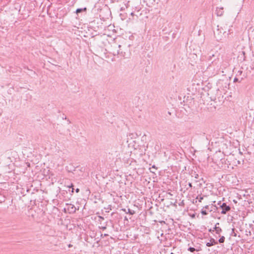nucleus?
Listing matches in <instances>:
<instances>
[{
	"mask_svg": "<svg viewBox=\"0 0 254 254\" xmlns=\"http://www.w3.org/2000/svg\"><path fill=\"white\" fill-rule=\"evenodd\" d=\"M188 185H189V187L190 188H192V184H191V183H189Z\"/></svg>",
	"mask_w": 254,
	"mask_h": 254,
	"instance_id": "nucleus-20",
	"label": "nucleus"
},
{
	"mask_svg": "<svg viewBox=\"0 0 254 254\" xmlns=\"http://www.w3.org/2000/svg\"><path fill=\"white\" fill-rule=\"evenodd\" d=\"M225 238L224 236H221L220 238L219 239L218 242L219 243H223L225 241Z\"/></svg>",
	"mask_w": 254,
	"mask_h": 254,
	"instance_id": "nucleus-10",
	"label": "nucleus"
},
{
	"mask_svg": "<svg viewBox=\"0 0 254 254\" xmlns=\"http://www.w3.org/2000/svg\"><path fill=\"white\" fill-rule=\"evenodd\" d=\"M226 33L224 31L222 27L217 26V29L216 30L214 31V35L217 41H219L222 40L223 35Z\"/></svg>",
	"mask_w": 254,
	"mask_h": 254,
	"instance_id": "nucleus-1",
	"label": "nucleus"
},
{
	"mask_svg": "<svg viewBox=\"0 0 254 254\" xmlns=\"http://www.w3.org/2000/svg\"><path fill=\"white\" fill-rule=\"evenodd\" d=\"M64 119L65 120H66V117H64Z\"/></svg>",
	"mask_w": 254,
	"mask_h": 254,
	"instance_id": "nucleus-33",
	"label": "nucleus"
},
{
	"mask_svg": "<svg viewBox=\"0 0 254 254\" xmlns=\"http://www.w3.org/2000/svg\"><path fill=\"white\" fill-rule=\"evenodd\" d=\"M67 123H68L69 124L70 123V121L69 120H67Z\"/></svg>",
	"mask_w": 254,
	"mask_h": 254,
	"instance_id": "nucleus-28",
	"label": "nucleus"
},
{
	"mask_svg": "<svg viewBox=\"0 0 254 254\" xmlns=\"http://www.w3.org/2000/svg\"><path fill=\"white\" fill-rule=\"evenodd\" d=\"M238 80V79L237 78H235L234 79V82H236Z\"/></svg>",
	"mask_w": 254,
	"mask_h": 254,
	"instance_id": "nucleus-25",
	"label": "nucleus"
},
{
	"mask_svg": "<svg viewBox=\"0 0 254 254\" xmlns=\"http://www.w3.org/2000/svg\"><path fill=\"white\" fill-rule=\"evenodd\" d=\"M67 209L70 211L69 213H74L76 210L75 207L72 204H69L67 207Z\"/></svg>",
	"mask_w": 254,
	"mask_h": 254,
	"instance_id": "nucleus-6",
	"label": "nucleus"
},
{
	"mask_svg": "<svg viewBox=\"0 0 254 254\" xmlns=\"http://www.w3.org/2000/svg\"><path fill=\"white\" fill-rule=\"evenodd\" d=\"M224 13L223 7H217L216 9V14L218 16H221Z\"/></svg>",
	"mask_w": 254,
	"mask_h": 254,
	"instance_id": "nucleus-4",
	"label": "nucleus"
},
{
	"mask_svg": "<svg viewBox=\"0 0 254 254\" xmlns=\"http://www.w3.org/2000/svg\"><path fill=\"white\" fill-rule=\"evenodd\" d=\"M130 14L132 15V16H133L134 15V13L133 12H131L130 13Z\"/></svg>",
	"mask_w": 254,
	"mask_h": 254,
	"instance_id": "nucleus-26",
	"label": "nucleus"
},
{
	"mask_svg": "<svg viewBox=\"0 0 254 254\" xmlns=\"http://www.w3.org/2000/svg\"><path fill=\"white\" fill-rule=\"evenodd\" d=\"M213 231H214V229H210L209 230V232H213Z\"/></svg>",
	"mask_w": 254,
	"mask_h": 254,
	"instance_id": "nucleus-24",
	"label": "nucleus"
},
{
	"mask_svg": "<svg viewBox=\"0 0 254 254\" xmlns=\"http://www.w3.org/2000/svg\"><path fill=\"white\" fill-rule=\"evenodd\" d=\"M204 209H209V206L208 205H206L205 207H203Z\"/></svg>",
	"mask_w": 254,
	"mask_h": 254,
	"instance_id": "nucleus-19",
	"label": "nucleus"
},
{
	"mask_svg": "<svg viewBox=\"0 0 254 254\" xmlns=\"http://www.w3.org/2000/svg\"><path fill=\"white\" fill-rule=\"evenodd\" d=\"M222 203H221V202L220 201H219V202H218L217 205H219V206H220V205H222Z\"/></svg>",
	"mask_w": 254,
	"mask_h": 254,
	"instance_id": "nucleus-22",
	"label": "nucleus"
},
{
	"mask_svg": "<svg viewBox=\"0 0 254 254\" xmlns=\"http://www.w3.org/2000/svg\"><path fill=\"white\" fill-rule=\"evenodd\" d=\"M99 228L102 229L103 230H105L107 228V225H106L105 226H102V227H99Z\"/></svg>",
	"mask_w": 254,
	"mask_h": 254,
	"instance_id": "nucleus-18",
	"label": "nucleus"
},
{
	"mask_svg": "<svg viewBox=\"0 0 254 254\" xmlns=\"http://www.w3.org/2000/svg\"><path fill=\"white\" fill-rule=\"evenodd\" d=\"M239 72H240V74H241L242 73V71H239Z\"/></svg>",
	"mask_w": 254,
	"mask_h": 254,
	"instance_id": "nucleus-29",
	"label": "nucleus"
},
{
	"mask_svg": "<svg viewBox=\"0 0 254 254\" xmlns=\"http://www.w3.org/2000/svg\"><path fill=\"white\" fill-rule=\"evenodd\" d=\"M220 208L222 209L221 213L222 214H226L231 209L230 206L227 205L226 203H222V205H220Z\"/></svg>",
	"mask_w": 254,
	"mask_h": 254,
	"instance_id": "nucleus-2",
	"label": "nucleus"
},
{
	"mask_svg": "<svg viewBox=\"0 0 254 254\" xmlns=\"http://www.w3.org/2000/svg\"><path fill=\"white\" fill-rule=\"evenodd\" d=\"M86 10H87L86 7H84L83 8H77L76 10V13L77 14H78V13L82 12L83 11H86Z\"/></svg>",
	"mask_w": 254,
	"mask_h": 254,
	"instance_id": "nucleus-9",
	"label": "nucleus"
},
{
	"mask_svg": "<svg viewBox=\"0 0 254 254\" xmlns=\"http://www.w3.org/2000/svg\"><path fill=\"white\" fill-rule=\"evenodd\" d=\"M5 201V197L2 195H0V203H2Z\"/></svg>",
	"mask_w": 254,
	"mask_h": 254,
	"instance_id": "nucleus-13",
	"label": "nucleus"
},
{
	"mask_svg": "<svg viewBox=\"0 0 254 254\" xmlns=\"http://www.w3.org/2000/svg\"><path fill=\"white\" fill-rule=\"evenodd\" d=\"M206 60L208 61V62H211V63L212 64H215L216 59L215 58V56L214 54H212L211 55H209L208 57H206Z\"/></svg>",
	"mask_w": 254,
	"mask_h": 254,
	"instance_id": "nucleus-3",
	"label": "nucleus"
},
{
	"mask_svg": "<svg viewBox=\"0 0 254 254\" xmlns=\"http://www.w3.org/2000/svg\"><path fill=\"white\" fill-rule=\"evenodd\" d=\"M216 244H217V242H216L213 238H211L210 240V242H207L206 245L207 247H211Z\"/></svg>",
	"mask_w": 254,
	"mask_h": 254,
	"instance_id": "nucleus-5",
	"label": "nucleus"
},
{
	"mask_svg": "<svg viewBox=\"0 0 254 254\" xmlns=\"http://www.w3.org/2000/svg\"><path fill=\"white\" fill-rule=\"evenodd\" d=\"M68 187L69 189H71V193H73L74 191L73 185L71 184Z\"/></svg>",
	"mask_w": 254,
	"mask_h": 254,
	"instance_id": "nucleus-14",
	"label": "nucleus"
},
{
	"mask_svg": "<svg viewBox=\"0 0 254 254\" xmlns=\"http://www.w3.org/2000/svg\"><path fill=\"white\" fill-rule=\"evenodd\" d=\"M121 210L123 211L126 213L129 214L130 215H133L135 213V211L134 210H131L129 208L127 209V211L126 209L122 208Z\"/></svg>",
	"mask_w": 254,
	"mask_h": 254,
	"instance_id": "nucleus-8",
	"label": "nucleus"
},
{
	"mask_svg": "<svg viewBox=\"0 0 254 254\" xmlns=\"http://www.w3.org/2000/svg\"><path fill=\"white\" fill-rule=\"evenodd\" d=\"M79 189L78 188H77L76 190H75V191L76 192H78L79 191Z\"/></svg>",
	"mask_w": 254,
	"mask_h": 254,
	"instance_id": "nucleus-23",
	"label": "nucleus"
},
{
	"mask_svg": "<svg viewBox=\"0 0 254 254\" xmlns=\"http://www.w3.org/2000/svg\"><path fill=\"white\" fill-rule=\"evenodd\" d=\"M125 219L127 220V218L126 217H125Z\"/></svg>",
	"mask_w": 254,
	"mask_h": 254,
	"instance_id": "nucleus-32",
	"label": "nucleus"
},
{
	"mask_svg": "<svg viewBox=\"0 0 254 254\" xmlns=\"http://www.w3.org/2000/svg\"><path fill=\"white\" fill-rule=\"evenodd\" d=\"M157 145H156V146H155V149L157 150V147H156Z\"/></svg>",
	"mask_w": 254,
	"mask_h": 254,
	"instance_id": "nucleus-30",
	"label": "nucleus"
},
{
	"mask_svg": "<svg viewBox=\"0 0 254 254\" xmlns=\"http://www.w3.org/2000/svg\"><path fill=\"white\" fill-rule=\"evenodd\" d=\"M194 177L195 178V179H198L199 178V175L198 174H196L195 172H194Z\"/></svg>",
	"mask_w": 254,
	"mask_h": 254,
	"instance_id": "nucleus-17",
	"label": "nucleus"
},
{
	"mask_svg": "<svg viewBox=\"0 0 254 254\" xmlns=\"http://www.w3.org/2000/svg\"><path fill=\"white\" fill-rule=\"evenodd\" d=\"M118 47L120 48V49L119 50H118V52H117L118 54H119L120 53H122L123 51H121V45H119L118 46Z\"/></svg>",
	"mask_w": 254,
	"mask_h": 254,
	"instance_id": "nucleus-16",
	"label": "nucleus"
},
{
	"mask_svg": "<svg viewBox=\"0 0 254 254\" xmlns=\"http://www.w3.org/2000/svg\"><path fill=\"white\" fill-rule=\"evenodd\" d=\"M99 218L100 219H101V220H104V218L101 216H99Z\"/></svg>",
	"mask_w": 254,
	"mask_h": 254,
	"instance_id": "nucleus-21",
	"label": "nucleus"
},
{
	"mask_svg": "<svg viewBox=\"0 0 254 254\" xmlns=\"http://www.w3.org/2000/svg\"><path fill=\"white\" fill-rule=\"evenodd\" d=\"M188 251L191 253H193L195 251H197L194 248H193V247H190L188 249Z\"/></svg>",
	"mask_w": 254,
	"mask_h": 254,
	"instance_id": "nucleus-11",
	"label": "nucleus"
},
{
	"mask_svg": "<svg viewBox=\"0 0 254 254\" xmlns=\"http://www.w3.org/2000/svg\"><path fill=\"white\" fill-rule=\"evenodd\" d=\"M157 145H156V146H155V149L157 150V147H156Z\"/></svg>",
	"mask_w": 254,
	"mask_h": 254,
	"instance_id": "nucleus-31",
	"label": "nucleus"
},
{
	"mask_svg": "<svg viewBox=\"0 0 254 254\" xmlns=\"http://www.w3.org/2000/svg\"><path fill=\"white\" fill-rule=\"evenodd\" d=\"M104 236H105V237H106V236H108V234H105L104 235Z\"/></svg>",
	"mask_w": 254,
	"mask_h": 254,
	"instance_id": "nucleus-27",
	"label": "nucleus"
},
{
	"mask_svg": "<svg viewBox=\"0 0 254 254\" xmlns=\"http://www.w3.org/2000/svg\"><path fill=\"white\" fill-rule=\"evenodd\" d=\"M197 199H198V201L199 202H201L202 200L203 199V196H198L197 197H196Z\"/></svg>",
	"mask_w": 254,
	"mask_h": 254,
	"instance_id": "nucleus-15",
	"label": "nucleus"
},
{
	"mask_svg": "<svg viewBox=\"0 0 254 254\" xmlns=\"http://www.w3.org/2000/svg\"><path fill=\"white\" fill-rule=\"evenodd\" d=\"M64 119L65 120H66V117H64Z\"/></svg>",
	"mask_w": 254,
	"mask_h": 254,
	"instance_id": "nucleus-34",
	"label": "nucleus"
},
{
	"mask_svg": "<svg viewBox=\"0 0 254 254\" xmlns=\"http://www.w3.org/2000/svg\"><path fill=\"white\" fill-rule=\"evenodd\" d=\"M201 213L203 215H206L208 214V212L206 211V210L204 209V208L202 209Z\"/></svg>",
	"mask_w": 254,
	"mask_h": 254,
	"instance_id": "nucleus-12",
	"label": "nucleus"
},
{
	"mask_svg": "<svg viewBox=\"0 0 254 254\" xmlns=\"http://www.w3.org/2000/svg\"><path fill=\"white\" fill-rule=\"evenodd\" d=\"M219 224V223H216L215 227H214V230L215 231L216 233L217 234H220V233L222 231V229L220 227H217V225Z\"/></svg>",
	"mask_w": 254,
	"mask_h": 254,
	"instance_id": "nucleus-7",
	"label": "nucleus"
}]
</instances>
